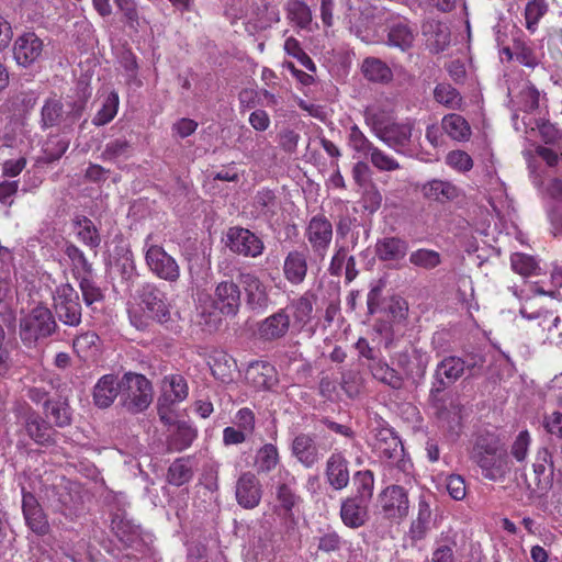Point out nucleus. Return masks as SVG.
<instances>
[{
  "label": "nucleus",
  "mask_w": 562,
  "mask_h": 562,
  "mask_svg": "<svg viewBox=\"0 0 562 562\" xmlns=\"http://www.w3.org/2000/svg\"><path fill=\"white\" fill-rule=\"evenodd\" d=\"M469 458L490 481L503 480L510 470L505 443L497 434L490 430H481L475 435Z\"/></svg>",
  "instance_id": "nucleus-1"
},
{
  "label": "nucleus",
  "mask_w": 562,
  "mask_h": 562,
  "mask_svg": "<svg viewBox=\"0 0 562 562\" xmlns=\"http://www.w3.org/2000/svg\"><path fill=\"white\" fill-rule=\"evenodd\" d=\"M59 330V325L50 308L37 304L19 319V337L26 348H36Z\"/></svg>",
  "instance_id": "nucleus-2"
},
{
  "label": "nucleus",
  "mask_w": 562,
  "mask_h": 562,
  "mask_svg": "<svg viewBox=\"0 0 562 562\" xmlns=\"http://www.w3.org/2000/svg\"><path fill=\"white\" fill-rule=\"evenodd\" d=\"M241 305V290L238 283L233 280L218 282L211 296V307L214 312H207L205 306L201 307L200 316L209 329H216L222 318L221 316L234 317L238 314Z\"/></svg>",
  "instance_id": "nucleus-3"
},
{
  "label": "nucleus",
  "mask_w": 562,
  "mask_h": 562,
  "mask_svg": "<svg viewBox=\"0 0 562 562\" xmlns=\"http://www.w3.org/2000/svg\"><path fill=\"white\" fill-rule=\"evenodd\" d=\"M153 402V386L143 374L126 372L121 378V405L132 414H138L148 408Z\"/></svg>",
  "instance_id": "nucleus-4"
},
{
  "label": "nucleus",
  "mask_w": 562,
  "mask_h": 562,
  "mask_svg": "<svg viewBox=\"0 0 562 562\" xmlns=\"http://www.w3.org/2000/svg\"><path fill=\"white\" fill-rule=\"evenodd\" d=\"M86 493L75 482L66 481L52 488L50 502L55 510L69 520H75L85 514Z\"/></svg>",
  "instance_id": "nucleus-5"
},
{
  "label": "nucleus",
  "mask_w": 562,
  "mask_h": 562,
  "mask_svg": "<svg viewBox=\"0 0 562 562\" xmlns=\"http://www.w3.org/2000/svg\"><path fill=\"white\" fill-rule=\"evenodd\" d=\"M54 315L63 325L78 327L81 324L82 307L78 292L69 283L56 288L53 296Z\"/></svg>",
  "instance_id": "nucleus-6"
},
{
  "label": "nucleus",
  "mask_w": 562,
  "mask_h": 562,
  "mask_svg": "<svg viewBox=\"0 0 562 562\" xmlns=\"http://www.w3.org/2000/svg\"><path fill=\"white\" fill-rule=\"evenodd\" d=\"M18 417L26 435L36 445L48 447L56 443L57 432L53 425L30 405H22Z\"/></svg>",
  "instance_id": "nucleus-7"
},
{
  "label": "nucleus",
  "mask_w": 562,
  "mask_h": 562,
  "mask_svg": "<svg viewBox=\"0 0 562 562\" xmlns=\"http://www.w3.org/2000/svg\"><path fill=\"white\" fill-rule=\"evenodd\" d=\"M376 508L385 519L401 521L409 512V499L406 490L396 484L386 486L378 495Z\"/></svg>",
  "instance_id": "nucleus-8"
},
{
  "label": "nucleus",
  "mask_w": 562,
  "mask_h": 562,
  "mask_svg": "<svg viewBox=\"0 0 562 562\" xmlns=\"http://www.w3.org/2000/svg\"><path fill=\"white\" fill-rule=\"evenodd\" d=\"M415 121L407 119L404 122L382 123L373 122L374 135L398 154L411 145Z\"/></svg>",
  "instance_id": "nucleus-9"
},
{
  "label": "nucleus",
  "mask_w": 562,
  "mask_h": 562,
  "mask_svg": "<svg viewBox=\"0 0 562 562\" xmlns=\"http://www.w3.org/2000/svg\"><path fill=\"white\" fill-rule=\"evenodd\" d=\"M138 297L143 311L149 314L154 322L169 328L172 317L166 293L153 283H145L138 291Z\"/></svg>",
  "instance_id": "nucleus-10"
},
{
  "label": "nucleus",
  "mask_w": 562,
  "mask_h": 562,
  "mask_svg": "<svg viewBox=\"0 0 562 562\" xmlns=\"http://www.w3.org/2000/svg\"><path fill=\"white\" fill-rule=\"evenodd\" d=\"M225 245L233 254L252 259L260 257L265 250L263 240L241 226H232L227 229Z\"/></svg>",
  "instance_id": "nucleus-11"
},
{
  "label": "nucleus",
  "mask_w": 562,
  "mask_h": 562,
  "mask_svg": "<svg viewBox=\"0 0 562 562\" xmlns=\"http://www.w3.org/2000/svg\"><path fill=\"white\" fill-rule=\"evenodd\" d=\"M333 235V224L324 214L312 216L304 233L313 254L322 260L327 255Z\"/></svg>",
  "instance_id": "nucleus-12"
},
{
  "label": "nucleus",
  "mask_w": 562,
  "mask_h": 562,
  "mask_svg": "<svg viewBox=\"0 0 562 562\" xmlns=\"http://www.w3.org/2000/svg\"><path fill=\"white\" fill-rule=\"evenodd\" d=\"M238 280L245 292V302L247 307L256 313L265 312L269 306V294L267 286L260 278L250 271H241Z\"/></svg>",
  "instance_id": "nucleus-13"
},
{
  "label": "nucleus",
  "mask_w": 562,
  "mask_h": 562,
  "mask_svg": "<svg viewBox=\"0 0 562 562\" xmlns=\"http://www.w3.org/2000/svg\"><path fill=\"white\" fill-rule=\"evenodd\" d=\"M145 259L149 270L158 278L168 282H176L179 279V265L161 246H149Z\"/></svg>",
  "instance_id": "nucleus-14"
},
{
  "label": "nucleus",
  "mask_w": 562,
  "mask_h": 562,
  "mask_svg": "<svg viewBox=\"0 0 562 562\" xmlns=\"http://www.w3.org/2000/svg\"><path fill=\"white\" fill-rule=\"evenodd\" d=\"M463 369L464 366L461 357L446 356L436 366L430 391L443 393L445 390L463 376Z\"/></svg>",
  "instance_id": "nucleus-15"
},
{
  "label": "nucleus",
  "mask_w": 562,
  "mask_h": 562,
  "mask_svg": "<svg viewBox=\"0 0 562 562\" xmlns=\"http://www.w3.org/2000/svg\"><path fill=\"white\" fill-rule=\"evenodd\" d=\"M292 457L305 469H312L323 459L324 454L311 434L299 432L290 446Z\"/></svg>",
  "instance_id": "nucleus-16"
},
{
  "label": "nucleus",
  "mask_w": 562,
  "mask_h": 562,
  "mask_svg": "<svg viewBox=\"0 0 562 562\" xmlns=\"http://www.w3.org/2000/svg\"><path fill=\"white\" fill-rule=\"evenodd\" d=\"M44 43L33 32L20 35L13 44V57L19 66L30 67L43 54Z\"/></svg>",
  "instance_id": "nucleus-17"
},
{
  "label": "nucleus",
  "mask_w": 562,
  "mask_h": 562,
  "mask_svg": "<svg viewBox=\"0 0 562 562\" xmlns=\"http://www.w3.org/2000/svg\"><path fill=\"white\" fill-rule=\"evenodd\" d=\"M22 512L26 526L32 532L38 537H44L49 533L50 525L47 516L36 497L30 492L23 491Z\"/></svg>",
  "instance_id": "nucleus-18"
},
{
  "label": "nucleus",
  "mask_w": 562,
  "mask_h": 562,
  "mask_svg": "<svg viewBox=\"0 0 562 562\" xmlns=\"http://www.w3.org/2000/svg\"><path fill=\"white\" fill-rule=\"evenodd\" d=\"M235 496L243 508L257 507L262 497V486L258 477L251 472H244L236 482Z\"/></svg>",
  "instance_id": "nucleus-19"
},
{
  "label": "nucleus",
  "mask_w": 562,
  "mask_h": 562,
  "mask_svg": "<svg viewBox=\"0 0 562 562\" xmlns=\"http://www.w3.org/2000/svg\"><path fill=\"white\" fill-rule=\"evenodd\" d=\"M386 45L408 52L413 48L417 30L407 19H394L387 25Z\"/></svg>",
  "instance_id": "nucleus-20"
},
{
  "label": "nucleus",
  "mask_w": 562,
  "mask_h": 562,
  "mask_svg": "<svg viewBox=\"0 0 562 562\" xmlns=\"http://www.w3.org/2000/svg\"><path fill=\"white\" fill-rule=\"evenodd\" d=\"M324 474L333 490L341 491L348 486L350 481L349 461L341 451L335 450L329 454Z\"/></svg>",
  "instance_id": "nucleus-21"
},
{
  "label": "nucleus",
  "mask_w": 562,
  "mask_h": 562,
  "mask_svg": "<svg viewBox=\"0 0 562 562\" xmlns=\"http://www.w3.org/2000/svg\"><path fill=\"white\" fill-rule=\"evenodd\" d=\"M429 403L437 418L446 423L450 429L453 430L460 426L461 405L457 400L448 397L443 393L429 391Z\"/></svg>",
  "instance_id": "nucleus-22"
},
{
  "label": "nucleus",
  "mask_w": 562,
  "mask_h": 562,
  "mask_svg": "<svg viewBox=\"0 0 562 562\" xmlns=\"http://www.w3.org/2000/svg\"><path fill=\"white\" fill-rule=\"evenodd\" d=\"M537 491L546 494L553 484L554 464L550 450L546 447L538 449L532 464Z\"/></svg>",
  "instance_id": "nucleus-23"
},
{
  "label": "nucleus",
  "mask_w": 562,
  "mask_h": 562,
  "mask_svg": "<svg viewBox=\"0 0 562 562\" xmlns=\"http://www.w3.org/2000/svg\"><path fill=\"white\" fill-rule=\"evenodd\" d=\"M121 394V379L115 374L102 375L93 386V404L99 408L110 407Z\"/></svg>",
  "instance_id": "nucleus-24"
},
{
  "label": "nucleus",
  "mask_w": 562,
  "mask_h": 562,
  "mask_svg": "<svg viewBox=\"0 0 562 562\" xmlns=\"http://www.w3.org/2000/svg\"><path fill=\"white\" fill-rule=\"evenodd\" d=\"M369 504L353 496L347 497L340 505V518L345 526L357 529L369 520Z\"/></svg>",
  "instance_id": "nucleus-25"
},
{
  "label": "nucleus",
  "mask_w": 562,
  "mask_h": 562,
  "mask_svg": "<svg viewBox=\"0 0 562 562\" xmlns=\"http://www.w3.org/2000/svg\"><path fill=\"white\" fill-rule=\"evenodd\" d=\"M45 418L57 428H66L72 424L74 411L69 404L68 395L60 392L56 398L46 403Z\"/></svg>",
  "instance_id": "nucleus-26"
},
{
  "label": "nucleus",
  "mask_w": 562,
  "mask_h": 562,
  "mask_svg": "<svg viewBox=\"0 0 562 562\" xmlns=\"http://www.w3.org/2000/svg\"><path fill=\"white\" fill-rule=\"evenodd\" d=\"M281 481L277 485L276 496L286 517L293 525L296 524L292 509L300 503L301 497L294 492L295 477L289 471L280 473Z\"/></svg>",
  "instance_id": "nucleus-27"
},
{
  "label": "nucleus",
  "mask_w": 562,
  "mask_h": 562,
  "mask_svg": "<svg viewBox=\"0 0 562 562\" xmlns=\"http://www.w3.org/2000/svg\"><path fill=\"white\" fill-rule=\"evenodd\" d=\"M290 328V315L285 308H281L265 318L259 325V335L266 340H274L286 335Z\"/></svg>",
  "instance_id": "nucleus-28"
},
{
  "label": "nucleus",
  "mask_w": 562,
  "mask_h": 562,
  "mask_svg": "<svg viewBox=\"0 0 562 562\" xmlns=\"http://www.w3.org/2000/svg\"><path fill=\"white\" fill-rule=\"evenodd\" d=\"M307 254L302 250H291L284 258V278L294 285L301 284L307 274Z\"/></svg>",
  "instance_id": "nucleus-29"
},
{
  "label": "nucleus",
  "mask_w": 562,
  "mask_h": 562,
  "mask_svg": "<svg viewBox=\"0 0 562 562\" xmlns=\"http://www.w3.org/2000/svg\"><path fill=\"white\" fill-rule=\"evenodd\" d=\"M72 227L77 239L90 249H97L101 244V235L92 220L86 215L74 216Z\"/></svg>",
  "instance_id": "nucleus-30"
},
{
  "label": "nucleus",
  "mask_w": 562,
  "mask_h": 562,
  "mask_svg": "<svg viewBox=\"0 0 562 562\" xmlns=\"http://www.w3.org/2000/svg\"><path fill=\"white\" fill-rule=\"evenodd\" d=\"M408 250L406 240L400 237H383L375 244V255L381 261H400Z\"/></svg>",
  "instance_id": "nucleus-31"
},
{
  "label": "nucleus",
  "mask_w": 562,
  "mask_h": 562,
  "mask_svg": "<svg viewBox=\"0 0 562 562\" xmlns=\"http://www.w3.org/2000/svg\"><path fill=\"white\" fill-rule=\"evenodd\" d=\"M423 195L431 201L446 203L459 196V189L449 181L434 179L422 188Z\"/></svg>",
  "instance_id": "nucleus-32"
},
{
  "label": "nucleus",
  "mask_w": 562,
  "mask_h": 562,
  "mask_svg": "<svg viewBox=\"0 0 562 562\" xmlns=\"http://www.w3.org/2000/svg\"><path fill=\"white\" fill-rule=\"evenodd\" d=\"M274 368L268 362L251 363L246 372V379L256 387L270 390L276 383Z\"/></svg>",
  "instance_id": "nucleus-33"
},
{
  "label": "nucleus",
  "mask_w": 562,
  "mask_h": 562,
  "mask_svg": "<svg viewBox=\"0 0 562 562\" xmlns=\"http://www.w3.org/2000/svg\"><path fill=\"white\" fill-rule=\"evenodd\" d=\"M65 121L64 104L60 99L50 97L41 109L40 125L42 130L59 126Z\"/></svg>",
  "instance_id": "nucleus-34"
},
{
  "label": "nucleus",
  "mask_w": 562,
  "mask_h": 562,
  "mask_svg": "<svg viewBox=\"0 0 562 562\" xmlns=\"http://www.w3.org/2000/svg\"><path fill=\"white\" fill-rule=\"evenodd\" d=\"M367 367L372 376L381 383L394 390L402 389L404 384L403 378L394 368L390 367L383 358L373 363H368Z\"/></svg>",
  "instance_id": "nucleus-35"
},
{
  "label": "nucleus",
  "mask_w": 562,
  "mask_h": 562,
  "mask_svg": "<svg viewBox=\"0 0 562 562\" xmlns=\"http://www.w3.org/2000/svg\"><path fill=\"white\" fill-rule=\"evenodd\" d=\"M196 437V430L186 422H177L176 429L167 438L169 451L180 452L190 447Z\"/></svg>",
  "instance_id": "nucleus-36"
},
{
  "label": "nucleus",
  "mask_w": 562,
  "mask_h": 562,
  "mask_svg": "<svg viewBox=\"0 0 562 562\" xmlns=\"http://www.w3.org/2000/svg\"><path fill=\"white\" fill-rule=\"evenodd\" d=\"M315 301L316 295L311 291H306L300 297L291 301L289 306L292 310L295 324L305 326L311 322Z\"/></svg>",
  "instance_id": "nucleus-37"
},
{
  "label": "nucleus",
  "mask_w": 562,
  "mask_h": 562,
  "mask_svg": "<svg viewBox=\"0 0 562 562\" xmlns=\"http://www.w3.org/2000/svg\"><path fill=\"white\" fill-rule=\"evenodd\" d=\"M361 71L372 82L387 83L393 78L391 68L376 57H367L362 61Z\"/></svg>",
  "instance_id": "nucleus-38"
},
{
  "label": "nucleus",
  "mask_w": 562,
  "mask_h": 562,
  "mask_svg": "<svg viewBox=\"0 0 562 562\" xmlns=\"http://www.w3.org/2000/svg\"><path fill=\"white\" fill-rule=\"evenodd\" d=\"M65 256L69 259L71 271L75 278L92 274V265L88 261L85 252L74 243L67 241L63 249Z\"/></svg>",
  "instance_id": "nucleus-39"
},
{
  "label": "nucleus",
  "mask_w": 562,
  "mask_h": 562,
  "mask_svg": "<svg viewBox=\"0 0 562 562\" xmlns=\"http://www.w3.org/2000/svg\"><path fill=\"white\" fill-rule=\"evenodd\" d=\"M457 535H443L435 541L431 562H456L457 561Z\"/></svg>",
  "instance_id": "nucleus-40"
},
{
  "label": "nucleus",
  "mask_w": 562,
  "mask_h": 562,
  "mask_svg": "<svg viewBox=\"0 0 562 562\" xmlns=\"http://www.w3.org/2000/svg\"><path fill=\"white\" fill-rule=\"evenodd\" d=\"M375 449L380 456L395 459L403 452V445L397 436L390 429H382L376 435Z\"/></svg>",
  "instance_id": "nucleus-41"
},
{
  "label": "nucleus",
  "mask_w": 562,
  "mask_h": 562,
  "mask_svg": "<svg viewBox=\"0 0 562 562\" xmlns=\"http://www.w3.org/2000/svg\"><path fill=\"white\" fill-rule=\"evenodd\" d=\"M193 477L192 462L190 458H178L168 468L167 482L175 486H182Z\"/></svg>",
  "instance_id": "nucleus-42"
},
{
  "label": "nucleus",
  "mask_w": 562,
  "mask_h": 562,
  "mask_svg": "<svg viewBox=\"0 0 562 562\" xmlns=\"http://www.w3.org/2000/svg\"><path fill=\"white\" fill-rule=\"evenodd\" d=\"M188 394V383L182 375L171 374L169 376H165L162 382V394L160 396H167L172 404H176L184 401Z\"/></svg>",
  "instance_id": "nucleus-43"
},
{
  "label": "nucleus",
  "mask_w": 562,
  "mask_h": 562,
  "mask_svg": "<svg viewBox=\"0 0 562 562\" xmlns=\"http://www.w3.org/2000/svg\"><path fill=\"white\" fill-rule=\"evenodd\" d=\"M442 130L454 140H465L471 135V128L464 117L451 113L443 116Z\"/></svg>",
  "instance_id": "nucleus-44"
},
{
  "label": "nucleus",
  "mask_w": 562,
  "mask_h": 562,
  "mask_svg": "<svg viewBox=\"0 0 562 562\" xmlns=\"http://www.w3.org/2000/svg\"><path fill=\"white\" fill-rule=\"evenodd\" d=\"M132 153V145L125 138H115L105 144L100 158L103 161L115 162L120 159H127Z\"/></svg>",
  "instance_id": "nucleus-45"
},
{
  "label": "nucleus",
  "mask_w": 562,
  "mask_h": 562,
  "mask_svg": "<svg viewBox=\"0 0 562 562\" xmlns=\"http://www.w3.org/2000/svg\"><path fill=\"white\" fill-rule=\"evenodd\" d=\"M37 99L38 95L33 90L18 91L8 99V106L15 114H26L35 106Z\"/></svg>",
  "instance_id": "nucleus-46"
},
{
  "label": "nucleus",
  "mask_w": 562,
  "mask_h": 562,
  "mask_svg": "<svg viewBox=\"0 0 562 562\" xmlns=\"http://www.w3.org/2000/svg\"><path fill=\"white\" fill-rule=\"evenodd\" d=\"M254 207L258 216L271 218L277 213V196L270 189H262L254 198Z\"/></svg>",
  "instance_id": "nucleus-47"
},
{
  "label": "nucleus",
  "mask_w": 562,
  "mask_h": 562,
  "mask_svg": "<svg viewBox=\"0 0 562 562\" xmlns=\"http://www.w3.org/2000/svg\"><path fill=\"white\" fill-rule=\"evenodd\" d=\"M356 494L353 497L370 503L374 490V474L370 470L357 471L353 475Z\"/></svg>",
  "instance_id": "nucleus-48"
},
{
  "label": "nucleus",
  "mask_w": 562,
  "mask_h": 562,
  "mask_svg": "<svg viewBox=\"0 0 562 562\" xmlns=\"http://www.w3.org/2000/svg\"><path fill=\"white\" fill-rule=\"evenodd\" d=\"M434 98L437 102L448 109H461L463 100L459 91L449 83H438L434 90Z\"/></svg>",
  "instance_id": "nucleus-49"
},
{
  "label": "nucleus",
  "mask_w": 562,
  "mask_h": 562,
  "mask_svg": "<svg viewBox=\"0 0 562 562\" xmlns=\"http://www.w3.org/2000/svg\"><path fill=\"white\" fill-rule=\"evenodd\" d=\"M441 262V255L432 249L419 248L409 255V263L425 270H432L440 266Z\"/></svg>",
  "instance_id": "nucleus-50"
},
{
  "label": "nucleus",
  "mask_w": 562,
  "mask_h": 562,
  "mask_svg": "<svg viewBox=\"0 0 562 562\" xmlns=\"http://www.w3.org/2000/svg\"><path fill=\"white\" fill-rule=\"evenodd\" d=\"M279 463V452L273 443L263 445L256 453L258 473H269Z\"/></svg>",
  "instance_id": "nucleus-51"
},
{
  "label": "nucleus",
  "mask_w": 562,
  "mask_h": 562,
  "mask_svg": "<svg viewBox=\"0 0 562 562\" xmlns=\"http://www.w3.org/2000/svg\"><path fill=\"white\" fill-rule=\"evenodd\" d=\"M549 4L546 0H530L525 8L526 29L535 33L539 21L547 14Z\"/></svg>",
  "instance_id": "nucleus-52"
},
{
  "label": "nucleus",
  "mask_w": 562,
  "mask_h": 562,
  "mask_svg": "<svg viewBox=\"0 0 562 562\" xmlns=\"http://www.w3.org/2000/svg\"><path fill=\"white\" fill-rule=\"evenodd\" d=\"M288 18L301 29H306L312 22V11L302 0H289Z\"/></svg>",
  "instance_id": "nucleus-53"
},
{
  "label": "nucleus",
  "mask_w": 562,
  "mask_h": 562,
  "mask_svg": "<svg viewBox=\"0 0 562 562\" xmlns=\"http://www.w3.org/2000/svg\"><path fill=\"white\" fill-rule=\"evenodd\" d=\"M119 109V94L114 91L110 92L104 99L101 109L92 119V124L95 126H103L110 123L117 113Z\"/></svg>",
  "instance_id": "nucleus-54"
},
{
  "label": "nucleus",
  "mask_w": 562,
  "mask_h": 562,
  "mask_svg": "<svg viewBox=\"0 0 562 562\" xmlns=\"http://www.w3.org/2000/svg\"><path fill=\"white\" fill-rule=\"evenodd\" d=\"M348 145L357 155L361 157H368L375 148V146L356 124H353L349 130Z\"/></svg>",
  "instance_id": "nucleus-55"
},
{
  "label": "nucleus",
  "mask_w": 562,
  "mask_h": 562,
  "mask_svg": "<svg viewBox=\"0 0 562 562\" xmlns=\"http://www.w3.org/2000/svg\"><path fill=\"white\" fill-rule=\"evenodd\" d=\"M69 142L58 136L49 137L43 147V155L41 161L44 164H52L61 158L68 149Z\"/></svg>",
  "instance_id": "nucleus-56"
},
{
  "label": "nucleus",
  "mask_w": 562,
  "mask_h": 562,
  "mask_svg": "<svg viewBox=\"0 0 562 562\" xmlns=\"http://www.w3.org/2000/svg\"><path fill=\"white\" fill-rule=\"evenodd\" d=\"M98 341L99 336L95 333L87 331L76 337L72 347L80 358L87 359L97 351Z\"/></svg>",
  "instance_id": "nucleus-57"
},
{
  "label": "nucleus",
  "mask_w": 562,
  "mask_h": 562,
  "mask_svg": "<svg viewBox=\"0 0 562 562\" xmlns=\"http://www.w3.org/2000/svg\"><path fill=\"white\" fill-rule=\"evenodd\" d=\"M111 526L115 533L122 538L137 535L139 530V527L127 518V514L124 510L113 513Z\"/></svg>",
  "instance_id": "nucleus-58"
},
{
  "label": "nucleus",
  "mask_w": 562,
  "mask_h": 562,
  "mask_svg": "<svg viewBox=\"0 0 562 562\" xmlns=\"http://www.w3.org/2000/svg\"><path fill=\"white\" fill-rule=\"evenodd\" d=\"M430 515H431V512H430L428 504H426L425 502H420L419 508H418V516L412 522L411 529H409V532H411L413 539L420 540L422 538L425 537L426 531L428 529Z\"/></svg>",
  "instance_id": "nucleus-59"
},
{
  "label": "nucleus",
  "mask_w": 562,
  "mask_h": 562,
  "mask_svg": "<svg viewBox=\"0 0 562 562\" xmlns=\"http://www.w3.org/2000/svg\"><path fill=\"white\" fill-rule=\"evenodd\" d=\"M77 280L79 281V288L82 293L83 301L88 306L103 299L100 288L97 286L92 280V274H89V277H79Z\"/></svg>",
  "instance_id": "nucleus-60"
},
{
  "label": "nucleus",
  "mask_w": 562,
  "mask_h": 562,
  "mask_svg": "<svg viewBox=\"0 0 562 562\" xmlns=\"http://www.w3.org/2000/svg\"><path fill=\"white\" fill-rule=\"evenodd\" d=\"M117 9L122 12L125 23L133 32H138L140 29V16L135 0H127L116 4Z\"/></svg>",
  "instance_id": "nucleus-61"
},
{
  "label": "nucleus",
  "mask_w": 562,
  "mask_h": 562,
  "mask_svg": "<svg viewBox=\"0 0 562 562\" xmlns=\"http://www.w3.org/2000/svg\"><path fill=\"white\" fill-rule=\"evenodd\" d=\"M462 362L463 375L467 373V378H476L483 374L486 359L482 353H468L462 358Z\"/></svg>",
  "instance_id": "nucleus-62"
},
{
  "label": "nucleus",
  "mask_w": 562,
  "mask_h": 562,
  "mask_svg": "<svg viewBox=\"0 0 562 562\" xmlns=\"http://www.w3.org/2000/svg\"><path fill=\"white\" fill-rule=\"evenodd\" d=\"M383 196L374 183H369L362 194V206L370 214L375 213L382 204Z\"/></svg>",
  "instance_id": "nucleus-63"
},
{
  "label": "nucleus",
  "mask_w": 562,
  "mask_h": 562,
  "mask_svg": "<svg viewBox=\"0 0 562 562\" xmlns=\"http://www.w3.org/2000/svg\"><path fill=\"white\" fill-rule=\"evenodd\" d=\"M512 268L521 276H530L538 268L536 260L525 254H514L510 258Z\"/></svg>",
  "instance_id": "nucleus-64"
}]
</instances>
